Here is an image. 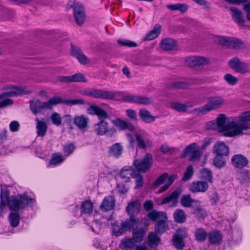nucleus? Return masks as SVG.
<instances>
[{"instance_id": "obj_1", "label": "nucleus", "mask_w": 250, "mask_h": 250, "mask_svg": "<svg viewBox=\"0 0 250 250\" xmlns=\"http://www.w3.org/2000/svg\"><path fill=\"white\" fill-rule=\"evenodd\" d=\"M87 112L90 115H97L99 122L93 126V132L98 136L113 135L116 132L114 127H110V124L106 121L109 116L107 112L97 105H91L87 109Z\"/></svg>"}, {"instance_id": "obj_2", "label": "nucleus", "mask_w": 250, "mask_h": 250, "mask_svg": "<svg viewBox=\"0 0 250 250\" xmlns=\"http://www.w3.org/2000/svg\"><path fill=\"white\" fill-rule=\"evenodd\" d=\"M0 216L3 213V208L8 204L10 209L12 210H19L24 208L28 205L35 203V199L29 197L27 194L19 195L18 196H13L8 198L5 192L1 191L0 194Z\"/></svg>"}, {"instance_id": "obj_3", "label": "nucleus", "mask_w": 250, "mask_h": 250, "mask_svg": "<svg viewBox=\"0 0 250 250\" xmlns=\"http://www.w3.org/2000/svg\"><path fill=\"white\" fill-rule=\"evenodd\" d=\"M235 118H227L224 114L218 115L215 121L207 123V127L209 129H218L221 131H234L237 127Z\"/></svg>"}, {"instance_id": "obj_4", "label": "nucleus", "mask_w": 250, "mask_h": 250, "mask_svg": "<svg viewBox=\"0 0 250 250\" xmlns=\"http://www.w3.org/2000/svg\"><path fill=\"white\" fill-rule=\"evenodd\" d=\"M4 89L6 91L0 95V108L13 104L12 100L8 97L16 96L23 94H29L31 92L25 86L6 85L4 87Z\"/></svg>"}, {"instance_id": "obj_5", "label": "nucleus", "mask_w": 250, "mask_h": 250, "mask_svg": "<svg viewBox=\"0 0 250 250\" xmlns=\"http://www.w3.org/2000/svg\"><path fill=\"white\" fill-rule=\"evenodd\" d=\"M84 95L91 96L94 98L104 100H124L123 93L120 91L112 92L100 89L85 90L83 91Z\"/></svg>"}, {"instance_id": "obj_6", "label": "nucleus", "mask_w": 250, "mask_h": 250, "mask_svg": "<svg viewBox=\"0 0 250 250\" xmlns=\"http://www.w3.org/2000/svg\"><path fill=\"white\" fill-rule=\"evenodd\" d=\"M237 122V127L234 131H230L225 133L224 135L228 137H234L235 136L242 134L244 130L250 127V124L247 122H250V111L243 113L239 118H235Z\"/></svg>"}, {"instance_id": "obj_7", "label": "nucleus", "mask_w": 250, "mask_h": 250, "mask_svg": "<svg viewBox=\"0 0 250 250\" xmlns=\"http://www.w3.org/2000/svg\"><path fill=\"white\" fill-rule=\"evenodd\" d=\"M225 104V99L221 96L210 97L208 99V102L204 106L195 108L194 111L202 114H206L211 111L221 108Z\"/></svg>"}, {"instance_id": "obj_8", "label": "nucleus", "mask_w": 250, "mask_h": 250, "mask_svg": "<svg viewBox=\"0 0 250 250\" xmlns=\"http://www.w3.org/2000/svg\"><path fill=\"white\" fill-rule=\"evenodd\" d=\"M148 217L151 220L157 222L155 227V231L157 233H162L167 229L168 226L166 223L167 216L165 212L153 210L148 213Z\"/></svg>"}, {"instance_id": "obj_9", "label": "nucleus", "mask_w": 250, "mask_h": 250, "mask_svg": "<svg viewBox=\"0 0 250 250\" xmlns=\"http://www.w3.org/2000/svg\"><path fill=\"white\" fill-rule=\"evenodd\" d=\"M177 177L178 176L176 174L168 176L167 173H163L153 183L152 187L153 188H156L163 185V186L158 191L159 193L163 192L169 188Z\"/></svg>"}, {"instance_id": "obj_10", "label": "nucleus", "mask_w": 250, "mask_h": 250, "mask_svg": "<svg viewBox=\"0 0 250 250\" xmlns=\"http://www.w3.org/2000/svg\"><path fill=\"white\" fill-rule=\"evenodd\" d=\"M152 156L150 154H146L141 160H135L133 165L138 171L146 172L148 170L152 165Z\"/></svg>"}, {"instance_id": "obj_11", "label": "nucleus", "mask_w": 250, "mask_h": 250, "mask_svg": "<svg viewBox=\"0 0 250 250\" xmlns=\"http://www.w3.org/2000/svg\"><path fill=\"white\" fill-rule=\"evenodd\" d=\"M229 65L236 72L242 74H245L250 72L248 64L243 62L236 57L232 58L229 62Z\"/></svg>"}, {"instance_id": "obj_12", "label": "nucleus", "mask_w": 250, "mask_h": 250, "mask_svg": "<svg viewBox=\"0 0 250 250\" xmlns=\"http://www.w3.org/2000/svg\"><path fill=\"white\" fill-rule=\"evenodd\" d=\"M73 14L77 24L81 25L85 20V10L83 5L80 2L75 3L73 6Z\"/></svg>"}, {"instance_id": "obj_13", "label": "nucleus", "mask_w": 250, "mask_h": 250, "mask_svg": "<svg viewBox=\"0 0 250 250\" xmlns=\"http://www.w3.org/2000/svg\"><path fill=\"white\" fill-rule=\"evenodd\" d=\"M186 63L187 65L191 67L206 65L209 63V60L203 57L191 56L186 59Z\"/></svg>"}, {"instance_id": "obj_14", "label": "nucleus", "mask_w": 250, "mask_h": 250, "mask_svg": "<svg viewBox=\"0 0 250 250\" xmlns=\"http://www.w3.org/2000/svg\"><path fill=\"white\" fill-rule=\"evenodd\" d=\"M209 186L207 182L196 181L191 183L189 186L190 190L192 193L205 192L208 188Z\"/></svg>"}, {"instance_id": "obj_15", "label": "nucleus", "mask_w": 250, "mask_h": 250, "mask_svg": "<svg viewBox=\"0 0 250 250\" xmlns=\"http://www.w3.org/2000/svg\"><path fill=\"white\" fill-rule=\"evenodd\" d=\"M141 209V204L138 199L132 200L129 201L126 208V211L129 215L135 216L139 213Z\"/></svg>"}, {"instance_id": "obj_16", "label": "nucleus", "mask_w": 250, "mask_h": 250, "mask_svg": "<svg viewBox=\"0 0 250 250\" xmlns=\"http://www.w3.org/2000/svg\"><path fill=\"white\" fill-rule=\"evenodd\" d=\"M111 123L121 130L128 129L129 131H132L134 130V126L133 125L120 118H116L112 120Z\"/></svg>"}, {"instance_id": "obj_17", "label": "nucleus", "mask_w": 250, "mask_h": 250, "mask_svg": "<svg viewBox=\"0 0 250 250\" xmlns=\"http://www.w3.org/2000/svg\"><path fill=\"white\" fill-rule=\"evenodd\" d=\"M233 166L237 168H242L247 166L248 161L246 157L241 154L234 155L231 158Z\"/></svg>"}, {"instance_id": "obj_18", "label": "nucleus", "mask_w": 250, "mask_h": 250, "mask_svg": "<svg viewBox=\"0 0 250 250\" xmlns=\"http://www.w3.org/2000/svg\"><path fill=\"white\" fill-rule=\"evenodd\" d=\"M136 247V243L132 238L124 237L120 243L119 248L123 250H132Z\"/></svg>"}, {"instance_id": "obj_19", "label": "nucleus", "mask_w": 250, "mask_h": 250, "mask_svg": "<svg viewBox=\"0 0 250 250\" xmlns=\"http://www.w3.org/2000/svg\"><path fill=\"white\" fill-rule=\"evenodd\" d=\"M115 200L112 196L108 195L104 199L100 206V208L103 211L111 210L115 206Z\"/></svg>"}, {"instance_id": "obj_20", "label": "nucleus", "mask_w": 250, "mask_h": 250, "mask_svg": "<svg viewBox=\"0 0 250 250\" xmlns=\"http://www.w3.org/2000/svg\"><path fill=\"white\" fill-rule=\"evenodd\" d=\"M229 10L231 12L232 17L237 24L240 26L244 25V18L242 12L234 7H231Z\"/></svg>"}, {"instance_id": "obj_21", "label": "nucleus", "mask_w": 250, "mask_h": 250, "mask_svg": "<svg viewBox=\"0 0 250 250\" xmlns=\"http://www.w3.org/2000/svg\"><path fill=\"white\" fill-rule=\"evenodd\" d=\"M213 152L219 155H227L229 148L223 142H217L214 146Z\"/></svg>"}, {"instance_id": "obj_22", "label": "nucleus", "mask_w": 250, "mask_h": 250, "mask_svg": "<svg viewBox=\"0 0 250 250\" xmlns=\"http://www.w3.org/2000/svg\"><path fill=\"white\" fill-rule=\"evenodd\" d=\"M72 55L76 58L79 62L82 64H86L90 62V60L83 53L82 51L79 48L73 47L71 51Z\"/></svg>"}, {"instance_id": "obj_23", "label": "nucleus", "mask_w": 250, "mask_h": 250, "mask_svg": "<svg viewBox=\"0 0 250 250\" xmlns=\"http://www.w3.org/2000/svg\"><path fill=\"white\" fill-rule=\"evenodd\" d=\"M89 118L83 115L76 116L74 118V123L77 127L80 129H84L89 122Z\"/></svg>"}, {"instance_id": "obj_24", "label": "nucleus", "mask_w": 250, "mask_h": 250, "mask_svg": "<svg viewBox=\"0 0 250 250\" xmlns=\"http://www.w3.org/2000/svg\"><path fill=\"white\" fill-rule=\"evenodd\" d=\"M140 119L146 123H151L154 122L156 117L151 115V113L146 109H140L139 111Z\"/></svg>"}, {"instance_id": "obj_25", "label": "nucleus", "mask_w": 250, "mask_h": 250, "mask_svg": "<svg viewBox=\"0 0 250 250\" xmlns=\"http://www.w3.org/2000/svg\"><path fill=\"white\" fill-rule=\"evenodd\" d=\"M62 99L58 96H55L46 102H42L43 110H51L53 107L57 104L62 103Z\"/></svg>"}, {"instance_id": "obj_26", "label": "nucleus", "mask_w": 250, "mask_h": 250, "mask_svg": "<svg viewBox=\"0 0 250 250\" xmlns=\"http://www.w3.org/2000/svg\"><path fill=\"white\" fill-rule=\"evenodd\" d=\"M35 121L36 122L37 134L38 136L42 137L46 134L47 131V125L46 123L43 120H40L39 118H36Z\"/></svg>"}, {"instance_id": "obj_27", "label": "nucleus", "mask_w": 250, "mask_h": 250, "mask_svg": "<svg viewBox=\"0 0 250 250\" xmlns=\"http://www.w3.org/2000/svg\"><path fill=\"white\" fill-rule=\"evenodd\" d=\"M180 202L183 207L190 208L193 203H198V201L192 199L190 194H184L181 196Z\"/></svg>"}, {"instance_id": "obj_28", "label": "nucleus", "mask_w": 250, "mask_h": 250, "mask_svg": "<svg viewBox=\"0 0 250 250\" xmlns=\"http://www.w3.org/2000/svg\"><path fill=\"white\" fill-rule=\"evenodd\" d=\"M30 107L34 114H37L43 110L42 102L37 99H34L30 101Z\"/></svg>"}, {"instance_id": "obj_29", "label": "nucleus", "mask_w": 250, "mask_h": 250, "mask_svg": "<svg viewBox=\"0 0 250 250\" xmlns=\"http://www.w3.org/2000/svg\"><path fill=\"white\" fill-rule=\"evenodd\" d=\"M146 231L144 229H134L132 232V239L135 241L136 244L140 243L143 240Z\"/></svg>"}, {"instance_id": "obj_30", "label": "nucleus", "mask_w": 250, "mask_h": 250, "mask_svg": "<svg viewBox=\"0 0 250 250\" xmlns=\"http://www.w3.org/2000/svg\"><path fill=\"white\" fill-rule=\"evenodd\" d=\"M168 9L172 11H179L182 13H184L188 9V6L183 3H177L174 4H169L167 6Z\"/></svg>"}, {"instance_id": "obj_31", "label": "nucleus", "mask_w": 250, "mask_h": 250, "mask_svg": "<svg viewBox=\"0 0 250 250\" xmlns=\"http://www.w3.org/2000/svg\"><path fill=\"white\" fill-rule=\"evenodd\" d=\"M194 206V209L193 211V214L195 217L198 218H204L207 216V212L205 209H204L203 206L198 203Z\"/></svg>"}, {"instance_id": "obj_32", "label": "nucleus", "mask_w": 250, "mask_h": 250, "mask_svg": "<svg viewBox=\"0 0 250 250\" xmlns=\"http://www.w3.org/2000/svg\"><path fill=\"white\" fill-rule=\"evenodd\" d=\"M209 242L212 244H219L222 240V235L218 230H213L208 234Z\"/></svg>"}, {"instance_id": "obj_33", "label": "nucleus", "mask_w": 250, "mask_h": 250, "mask_svg": "<svg viewBox=\"0 0 250 250\" xmlns=\"http://www.w3.org/2000/svg\"><path fill=\"white\" fill-rule=\"evenodd\" d=\"M173 218L175 222L182 223L186 221L187 215L184 210L182 209H177L173 213Z\"/></svg>"}, {"instance_id": "obj_34", "label": "nucleus", "mask_w": 250, "mask_h": 250, "mask_svg": "<svg viewBox=\"0 0 250 250\" xmlns=\"http://www.w3.org/2000/svg\"><path fill=\"white\" fill-rule=\"evenodd\" d=\"M161 25L158 24H156L153 29L147 33L145 38L146 40L148 41L154 40L158 36L161 32Z\"/></svg>"}, {"instance_id": "obj_35", "label": "nucleus", "mask_w": 250, "mask_h": 250, "mask_svg": "<svg viewBox=\"0 0 250 250\" xmlns=\"http://www.w3.org/2000/svg\"><path fill=\"white\" fill-rule=\"evenodd\" d=\"M136 140L138 146L142 149H145L147 146H151V142L148 139L144 138L139 134H136Z\"/></svg>"}, {"instance_id": "obj_36", "label": "nucleus", "mask_w": 250, "mask_h": 250, "mask_svg": "<svg viewBox=\"0 0 250 250\" xmlns=\"http://www.w3.org/2000/svg\"><path fill=\"white\" fill-rule=\"evenodd\" d=\"M175 46V42L171 39H164L162 40L161 44V48L165 50H172Z\"/></svg>"}, {"instance_id": "obj_37", "label": "nucleus", "mask_w": 250, "mask_h": 250, "mask_svg": "<svg viewBox=\"0 0 250 250\" xmlns=\"http://www.w3.org/2000/svg\"><path fill=\"white\" fill-rule=\"evenodd\" d=\"M160 242V238L154 233L149 234L147 238V244L150 248L157 247Z\"/></svg>"}, {"instance_id": "obj_38", "label": "nucleus", "mask_w": 250, "mask_h": 250, "mask_svg": "<svg viewBox=\"0 0 250 250\" xmlns=\"http://www.w3.org/2000/svg\"><path fill=\"white\" fill-rule=\"evenodd\" d=\"M170 107L179 112H185L189 107L191 106L189 103L182 104L177 102H173L170 104Z\"/></svg>"}, {"instance_id": "obj_39", "label": "nucleus", "mask_w": 250, "mask_h": 250, "mask_svg": "<svg viewBox=\"0 0 250 250\" xmlns=\"http://www.w3.org/2000/svg\"><path fill=\"white\" fill-rule=\"evenodd\" d=\"M123 147L120 143H115L110 148L111 155L116 157H119L123 153Z\"/></svg>"}, {"instance_id": "obj_40", "label": "nucleus", "mask_w": 250, "mask_h": 250, "mask_svg": "<svg viewBox=\"0 0 250 250\" xmlns=\"http://www.w3.org/2000/svg\"><path fill=\"white\" fill-rule=\"evenodd\" d=\"M125 228V223H116L112 226V232L115 235L119 236L124 233Z\"/></svg>"}, {"instance_id": "obj_41", "label": "nucleus", "mask_w": 250, "mask_h": 250, "mask_svg": "<svg viewBox=\"0 0 250 250\" xmlns=\"http://www.w3.org/2000/svg\"><path fill=\"white\" fill-rule=\"evenodd\" d=\"M129 220L125 223V227L128 228L129 229H133L134 230V229H138L137 228L139 224V219L136 218L135 216L134 215H129Z\"/></svg>"}, {"instance_id": "obj_42", "label": "nucleus", "mask_w": 250, "mask_h": 250, "mask_svg": "<svg viewBox=\"0 0 250 250\" xmlns=\"http://www.w3.org/2000/svg\"><path fill=\"white\" fill-rule=\"evenodd\" d=\"M65 158L62 155L59 153L54 154L49 162L48 167H51L53 166H56L60 164L64 160Z\"/></svg>"}, {"instance_id": "obj_43", "label": "nucleus", "mask_w": 250, "mask_h": 250, "mask_svg": "<svg viewBox=\"0 0 250 250\" xmlns=\"http://www.w3.org/2000/svg\"><path fill=\"white\" fill-rule=\"evenodd\" d=\"M179 196V192L175 190L173 191L171 194L164 198L161 201V204H165L170 202L176 203Z\"/></svg>"}, {"instance_id": "obj_44", "label": "nucleus", "mask_w": 250, "mask_h": 250, "mask_svg": "<svg viewBox=\"0 0 250 250\" xmlns=\"http://www.w3.org/2000/svg\"><path fill=\"white\" fill-rule=\"evenodd\" d=\"M244 47L245 45L241 41L237 38L231 37L229 47L234 49H241Z\"/></svg>"}, {"instance_id": "obj_45", "label": "nucleus", "mask_w": 250, "mask_h": 250, "mask_svg": "<svg viewBox=\"0 0 250 250\" xmlns=\"http://www.w3.org/2000/svg\"><path fill=\"white\" fill-rule=\"evenodd\" d=\"M50 118L54 125L58 126L62 125V118L59 113L56 112H53Z\"/></svg>"}, {"instance_id": "obj_46", "label": "nucleus", "mask_w": 250, "mask_h": 250, "mask_svg": "<svg viewBox=\"0 0 250 250\" xmlns=\"http://www.w3.org/2000/svg\"><path fill=\"white\" fill-rule=\"evenodd\" d=\"M93 211V203L89 201L84 202L81 206V212L83 213L90 214Z\"/></svg>"}, {"instance_id": "obj_47", "label": "nucleus", "mask_w": 250, "mask_h": 250, "mask_svg": "<svg viewBox=\"0 0 250 250\" xmlns=\"http://www.w3.org/2000/svg\"><path fill=\"white\" fill-rule=\"evenodd\" d=\"M120 176L122 178L126 181L130 176L135 177V173H133L132 169L128 167H124L121 170Z\"/></svg>"}, {"instance_id": "obj_48", "label": "nucleus", "mask_w": 250, "mask_h": 250, "mask_svg": "<svg viewBox=\"0 0 250 250\" xmlns=\"http://www.w3.org/2000/svg\"><path fill=\"white\" fill-rule=\"evenodd\" d=\"M20 217L18 213L11 212L9 215V221L10 225L13 227H17L20 222Z\"/></svg>"}, {"instance_id": "obj_49", "label": "nucleus", "mask_w": 250, "mask_h": 250, "mask_svg": "<svg viewBox=\"0 0 250 250\" xmlns=\"http://www.w3.org/2000/svg\"><path fill=\"white\" fill-rule=\"evenodd\" d=\"M231 37L217 36L215 38V42L222 46L229 47Z\"/></svg>"}, {"instance_id": "obj_50", "label": "nucleus", "mask_w": 250, "mask_h": 250, "mask_svg": "<svg viewBox=\"0 0 250 250\" xmlns=\"http://www.w3.org/2000/svg\"><path fill=\"white\" fill-rule=\"evenodd\" d=\"M195 235L197 240L203 242L207 238V233L204 229L198 228L195 231Z\"/></svg>"}, {"instance_id": "obj_51", "label": "nucleus", "mask_w": 250, "mask_h": 250, "mask_svg": "<svg viewBox=\"0 0 250 250\" xmlns=\"http://www.w3.org/2000/svg\"><path fill=\"white\" fill-rule=\"evenodd\" d=\"M201 175L202 179L208 181L210 183H213V176L210 170L204 168L201 171Z\"/></svg>"}, {"instance_id": "obj_52", "label": "nucleus", "mask_w": 250, "mask_h": 250, "mask_svg": "<svg viewBox=\"0 0 250 250\" xmlns=\"http://www.w3.org/2000/svg\"><path fill=\"white\" fill-rule=\"evenodd\" d=\"M226 161L221 155H217L213 160L214 166L219 168L224 167L226 165Z\"/></svg>"}, {"instance_id": "obj_53", "label": "nucleus", "mask_w": 250, "mask_h": 250, "mask_svg": "<svg viewBox=\"0 0 250 250\" xmlns=\"http://www.w3.org/2000/svg\"><path fill=\"white\" fill-rule=\"evenodd\" d=\"M199 149L198 145L196 143H192L188 145L184 150L185 155L192 154L196 150Z\"/></svg>"}, {"instance_id": "obj_54", "label": "nucleus", "mask_w": 250, "mask_h": 250, "mask_svg": "<svg viewBox=\"0 0 250 250\" xmlns=\"http://www.w3.org/2000/svg\"><path fill=\"white\" fill-rule=\"evenodd\" d=\"M72 82H86L87 80L84 76L81 73H77L71 76Z\"/></svg>"}, {"instance_id": "obj_55", "label": "nucleus", "mask_w": 250, "mask_h": 250, "mask_svg": "<svg viewBox=\"0 0 250 250\" xmlns=\"http://www.w3.org/2000/svg\"><path fill=\"white\" fill-rule=\"evenodd\" d=\"M224 79L229 84L235 85L238 82V79L230 74H227L224 76Z\"/></svg>"}, {"instance_id": "obj_56", "label": "nucleus", "mask_w": 250, "mask_h": 250, "mask_svg": "<svg viewBox=\"0 0 250 250\" xmlns=\"http://www.w3.org/2000/svg\"><path fill=\"white\" fill-rule=\"evenodd\" d=\"M193 174V168L192 166H188L186 171L184 173L183 180L184 181H187L189 180Z\"/></svg>"}, {"instance_id": "obj_57", "label": "nucleus", "mask_w": 250, "mask_h": 250, "mask_svg": "<svg viewBox=\"0 0 250 250\" xmlns=\"http://www.w3.org/2000/svg\"><path fill=\"white\" fill-rule=\"evenodd\" d=\"M173 241V245L177 249H181L184 246L183 239L177 236L176 235H174Z\"/></svg>"}, {"instance_id": "obj_58", "label": "nucleus", "mask_w": 250, "mask_h": 250, "mask_svg": "<svg viewBox=\"0 0 250 250\" xmlns=\"http://www.w3.org/2000/svg\"><path fill=\"white\" fill-rule=\"evenodd\" d=\"M117 42L120 45L122 46H127L129 47H136L137 46L136 42L125 39L119 40Z\"/></svg>"}, {"instance_id": "obj_59", "label": "nucleus", "mask_w": 250, "mask_h": 250, "mask_svg": "<svg viewBox=\"0 0 250 250\" xmlns=\"http://www.w3.org/2000/svg\"><path fill=\"white\" fill-rule=\"evenodd\" d=\"M75 149V147L74 145L72 144H68L64 146L63 151L64 153L66 156H69L73 153Z\"/></svg>"}, {"instance_id": "obj_60", "label": "nucleus", "mask_w": 250, "mask_h": 250, "mask_svg": "<svg viewBox=\"0 0 250 250\" xmlns=\"http://www.w3.org/2000/svg\"><path fill=\"white\" fill-rule=\"evenodd\" d=\"M63 103L68 105H75V104H84V101L82 99H75L63 101Z\"/></svg>"}, {"instance_id": "obj_61", "label": "nucleus", "mask_w": 250, "mask_h": 250, "mask_svg": "<svg viewBox=\"0 0 250 250\" xmlns=\"http://www.w3.org/2000/svg\"><path fill=\"white\" fill-rule=\"evenodd\" d=\"M136 179V188H139L143 186V181L142 176H141L139 173H137V174L135 173V177Z\"/></svg>"}, {"instance_id": "obj_62", "label": "nucleus", "mask_w": 250, "mask_h": 250, "mask_svg": "<svg viewBox=\"0 0 250 250\" xmlns=\"http://www.w3.org/2000/svg\"><path fill=\"white\" fill-rule=\"evenodd\" d=\"M126 116L131 120L137 121V115L135 110L128 109L126 110Z\"/></svg>"}, {"instance_id": "obj_63", "label": "nucleus", "mask_w": 250, "mask_h": 250, "mask_svg": "<svg viewBox=\"0 0 250 250\" xmlns=\"http://www.w3.org/2000/svg\"><path fill=\"white\" fill-rule=\"evenodd\" d=\"M175 235L184 239L188 236V234L186 228H181L176 231Z\"/></svg>"}, {"instance_id": "obj_64", "label": "nucleus", "mask_w": 250, "mask_h": 250, "mask_svg": "<svg viewBox=\"0 0 250 250\" xmlns=\"http://www.w3.org/2000/svg\"><path fill=\"white\" fill-rule=\"evenodd\" d=\"M140 96L138 95H127L125 96L124 100L129 102H133L138 104Z\"/></svg>"}]
</instances>
